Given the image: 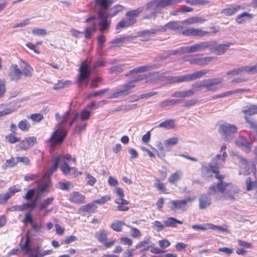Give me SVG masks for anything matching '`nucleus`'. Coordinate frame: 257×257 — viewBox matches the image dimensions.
<instances>
[{
    "label": "nucleus",
    "mask_w": 257,
    "mask_h": 257,
    "mask_svg": "<svg viewBox=\"0 0 257 257\" xmlns=\"http://www.w3.org/2000/svg\"><path fill=\"white\" fill-rule=\"evenodd\" d=\"M96 208L97 207L95 206V204L93 203L92 202L91 203H89L82 206L79 209V211H81L82 212L94 213L96 211Z\"/></svg>",
    "instance_id": "obj_36"
},
{
    "label": "nucleus",
    "mask_w": 257,
    "mask_h": 257,
    "mask_svg": "<svg viewBox=\"0 0 257 257\" xmlns=\"http://www.w3.org/2000/svg\"><path fill=\"white\" fill-rule=\"evenodd\" d=\"M70 201L75 203H83L85 202V196L78 192H75L71 196Z\"/></svg>",
    "instance_id": "obj_27"
},
{
    "label": "nucleus",
    "mask_w": 257,
    "mask_h": 257,
    "mask_svg": "<svg viewBox=\"0 0 257 257\" xmlns=\"http://www.w3.org/2000/svg\"><path fill=\"white\" fill-rule=\"evenodd\" d=\"M161 67L160 64H155L153 65H147L145 66H142L139 67L134 68V69L130 71V74L132 73H143L149 71H151L154 69H158Z\"/></svg>",
    "instance_id": "obj_17"
},
{
    "label": "nucleus",
    "mask_w": 257,
    "mask_h": 257,
    "mask_svg": "<svg viewBox=\"0 0 257 257\" xmlns=\"http://www.w3.org/2000/svg\"><path fill=\"white\" fill-rule=\"evenodd\" d=\"M60 169L65 175H71L73 177H77V169L75 167H70L68 163L64 162L63 164L60 166Z\"/></svg>",
    "instance_id": "obj_18"
},
{
    "label": "nucleus",
    "mask_w": 257,
    "mask_h": 257,
    "mask_svg": "<svg viewBox=\"0 0 257 257\" xmlns=\"http://www.w3.org/2000/svg\"><path fill=\"white\" fill-rule=\"evenodd\" d=\"M250 18V15L247 13H244L238 15L236 18V21L238 23H241L245 22Z\"/></svg>",
    "instance_id": "obj_46"
},
{
    "label": "nucleus",
    "mask_w": 257,
    "mask_h": 257,
    "mask_svg": "<svg viewBox=\"0 0 257 257\" xmlns=\"http://www.w3.org/2000/svg\"><path fill=\"white\" fill-rule=\"evenodd\" d=\"M35 190L34 189L29 190L25 195L23 196V199L28 201L33 200L32 199L34 198L35 194Z\"/></svg>",
    "instance_id": "obj_52"
},
{
    "label": "nucleus",
    "mask_w": 257,
    "mask_h": 257,
    "mask_svg": "<svg viewBox=\"0 0 257 257\" xmlns=\"http://www.w3.org/2000/svg\"><path fill=\"white\" fill-rule=\"evenodd\" d=\"M21 62L20 67L21 69L16 64L12 65L10 68L8 75L12 81H18L21 79L22 75L26 77L32 76L33 68L29 64L22 60Z\"/></svg>",
    "instance_id": "obj_4"
},
{
    "label": "nucleus",
    "mask_w": 257,
    "mask_h": 257,
    "mask_svg": "<svg viewBox=\"0 0 257 257\" xmlns=\"http://www.w3.org/2000/svg\"><path fill=\"white\" fill-rule=\"evenodd\" d=\"M242 112L249 115L256 114H257V105H250L244 107L242 109Z\"/></svg>",
    "instance_id": "obj_29"
},
{
    "label": "nucleus",
    "mask_w": 257,
    "mask_h": 257,
    "mask_svg": "<svg viewBox=\"0 0 257 257\" xmlns=\"http://www.w3.org/2000/svg\"><path fill=\"white\" fill-rule=\"evenodd\" d=\"M223 81V79L221 78L203 79L192 84L191 87L195 91H200L202 88H205L208 91H216L219 87L218 85L220 84Z\"/></svg>",
    "instance_id": "obj_5"
},
{
    "label": "nucleus",
    "mask_w": 257,
    "mask_h": 257,
    "mask_svg": "<svg viewBox=\"0 0 257 257\" xmlns=\"http://www.w3.org/2000/svg\"><path fill=\"white\" fill-rule=\"evenodd\" d=\"M240 7L238 5L231 6L228 8L223 9L221 13L224 14L225 16H230L235 14L236 12L240 10Z\"/></svg>",
    "instance_id": "obj_34"
},
{
    "label": "nucleus",
    "mask_w": 257,
    "mask_h": 257,
    "mask_svg": "<svg viewBox=\"0 0 257 257\" xmlns=\"http://www.w3.org/2000/svg\"><path fill=\"white\" fill-rule=\"evenodd\" d=\"M84 174L86 176V180L87 184L93 186L97 182L96 179L92 176L90 173L85 172Z\"/></svg>",
    "instance_id": "obj_45"
},
{
    "label": "nucleus",
    "mask_w": 257,
    "mask_h": 257,
    "mask_svg": "<svg viewBox=\"0 0 257 257\" xmlns=\"http://www.w3.org/2000/svg\"><path fill=\"white\" fill-rule=\"evenodd\" d=\"M135 87V85L133 84L130 81L126 83L123 84L121 86L122 88L112 93L109 98H114L122 95H127L132 92V89Z\"/></svg>",
    "instance_id": "obj_8"
},
{
    "label": "nucleus",
    "mask_w": 257,
    "mask_h": 257,
    "mask_svg": "<svg viewBox=\"0 0 257 257\" xmlns=\"http://www.w3.org/2000/svg\"><path fill=\"white\" fill-rule=\"evenodd\" d=\"M32 209L33 210L35 207L34 203L31 202L24 203L22 205H16L11 207L10 210L13 211H22L27 209Z\"/></svg>",
    "instance_id": "obj_20"
},
{
    "label": "nucleus",
    "mask_w": 257,
    "mask_h": 257,
    "mask_svg": "<svg viewBox=\"0 0 257 257\" xmlns=\"http://www.w3.org/2000/svg\"><path fill=\"white\" fill-rule=\"evenodd\" d=\"M70 114V111H66L62 116L61 121L55 125L54 132L49 138L50 151H54L55 148L61 145L66 138L67 131L65 129V126L69 117Z\"/></svg>",
    "instance_id": "obj_2"
},
{
    "label": "nucleus",
    "mask_w": 257,
    "mask_h": 257,
    "mask_svg": "<svg viewBox=\"0 0 257 257\" xmlns=\"http://www.w3.org/2000/svg\"><path fill=\"white\" fill-rule=\"evenodd\" d=\"M136 22V19L135 18L128 17L124 19L119 22L116 25V29L128 27L133 25Z\"/></svg>",
    "instance_id": "obj_21"
},
{
    "label": "nucleus",
    "mask_w": 257,
    "mask_h": 257,
    "mask_svg": "<svg viewBox=\"0 0 257 257\" xmlns=\"http://www.w3.org/2000/svg\"><path fill=\"white\" fill-rule=\"evenodd\" d=\"M156 0H152L147 3L145 6L146 10H154V11H158V8H157Z\"/></svg>",
    "instance_id": "obj_53"
},
{
    "label": "nucleus",
    "mask_w": 257,
    "mask_h": 257,
    "mask_svg": "<svg viewBox=\"0 0 257 257\" xmlns=\"http://www.w3.org/2000/svg\"><path fill=\"white\" fill-rule=\"evenodd\" d=\"M127 226L131 228L130 230V233L133 237L135 238H138L141 236V232L139 229L135 227L131 228L129 226Z\"/></svg>",
    "instance_id": "obj_62"
},
{
    "label": "nucleus",
    "mask_w": 257,
    "mask_h": 257,
    "mask_svg": "<svg viewBox=\"0 0 257 257\" xmlns=\"http://www.w3.org/2000/svg\"><path fill=\"white\" fill-rule=\"evenodd\" d=\"M110 199V196L109 195H105L102 196L99 199L95 200L93 201V203L95 204H99L100 205L104 204L107 201H109Z\"/></svg>",
    "instance_id": "obj_60"
},
{
    "label": "nucleus",
    "mask_w": 257,
    "mask_h": 257,
    "mask_svg": "<svg viewBox=\"0 0 257 257\" xmlns=\"http://www.w3.org/2000/svg\"><path fill=\"white\" fill-rule=\"evenodd\" d=\"M232 45L231 43L220 44L212 48V50L216 51L218 55L224 54L228 48Z\"/></svg>",
    "instance_id": "obj_28"
},
{
    "label": "nucleus",
    "mask_w": 257,
    "mask_h": 257,
    "mask_svg": "<svg viewBox=\"0 0 257 257\" xmlns=\"http://www.w3.org/2000/svg\"><path fill=\"white\" fill-rule=\"evenodd\" d=\"M179 142V139L177 137H173L169 139L165 140L164 142L165 147L166 148H169L173 146L177 145Z\"/></svg>",
    "instance_id": "obj_40"
},
{
    "label": "nucleus",
    "mask_w": 257,
    "mask_h": 257,
    "mask_svg": "<svg viewBox=\"0 0 257 257\" xmlns=\"http://www.w3.org/2000/svg\"><path fill=\"white\" fill-rule=\"evenodd\" d=\"M255 180L254 181L251 180L250 177H247L245 181L246 185V190L247 191H250L253 188H257V177L255 176L254 173Z\"/></svg>",
    "instance_id": "obj_33"
},
{
    "label": "nucleus",
    "mask_w": 257,
    "mask_h": 257,
    "mask_svg": "<svg viewBox=\"0 0 257 257\" xmlns=\"http://www.w3.org/2000/svg\"><path fill=\"white\" fill-rule=\"evenodd\" d=\"M195 28H186L184 29L183 27V30H182L181 34L185 36L190 37L194 36Z\"/></svg>",
    "instance_id": "obj_51"
},
{
    "label": "nucleus",
    "mask_w": 257,
    "mask_h": 257,
    "mask_svg": "<svg viewBox=\"0 0 257 257\" xmlns=\"http://www.w3.org/2000/svg\"><path fill=\"white\" fill-rule=\"evenodd\" d=\"M227 157V154L226 152H224L221 155L217 154L213 157L212 159L211 162L212 163H215L217 165H221L223 166Z\"/></svg>",
    "instance_id": "obj_24"
},
{
    "label": "nucleus",
    "mask_w": 257,
    "mask_h": 257,
    "mask_svg": "<svg viewBox=\"0 0 257 257\" xmlns=\"http://www.w3.org/2000/svg\"><path fill=\"white\" fill-rule=\"evenodd\" d=\"M167 30H171L181 33L183 26H181L178 21H171L166 24Z\"/></svg>",
    "instance_id": "obj_23"
},
{
    "label": "nucleus",
    "mask_w": 257,
    "mask_h": 257,
    "mask_svg": "<svg viewBox=\"0 0 257 257\" xmlns=\"http://www.w3.org/2000/svg\"><path fill=\"white\" fill-rule=\"evenodd\" d=\"M125 223L123 221H116L111 225V228L112 230L116 232H120L122 230V228Z\"/></svg>",
    "instance_id": "obj_39"
},
{
    "label": "nucleus",
    "mask_w": 257,
    "mask_h": 257,
    "mask_svg": "<svg viewBox=\"0 0 257 257\" xmlns=\"http://www.w3.org/2000/svg\"><path fill=\"white\" fill-rule=\"evenodd\" d=\"M123 65L114 66L110 68L109 71L111 73H120L123 71Z\"/></svg>",
    "instance_id": "obj_59"
},
{
    "label": "nucleus",
    "mask_w": 257,
    "mask_h": 257,
    "mask_svg": "<svg viewBox=\"0 0 257 257\" xmlns=\"http://www.w3.org/2000/svg\"><path fill=\"white\" fill-rule=\"evenodd\" d=\"M243 72H245L244 66L234 68L232 70L228 71L227 72L226 74L227 75H237Z\"/></svg>",
    "instance_id": "obj_48"
},
{
    "label": "nucleus",
    "mask_w": 257,
    "mask_h": 257,
    "mask_svg": "<svg viewBox=\"0 0 257 257\" xmlns=\"http://www.w3.org/2000/svg\"><path fill=\"white\" fill-rule=\"evenodd\" d=\"M217 190L222 194V197L224 199L230 201H234L235 195L239 192V189L237 186L230 183L221 182L216 185H211L208 188V194L215 195L217 193Z\"/></svg>",
    "instance_id": "obj_3"
},
{
    "label": "nucleus",
    "mask_w": 257,
    "mask_h": 257,
    "mask_svg": "<svg viewBox=\"0 0 257 257\" xmlns=\"http://www.w3.org/2000/svg\"><path fill=\"white\" fill-rule=\"evenodd\" d=\"M180 102V99H166L161 101L159 106L162 108H166L173 106Z\"/></svg>",
    "instance_id": "obj_25"
},
{
    "label": "nucleus",
    "mask_w": 257,
    "mask_h": 257,
    "mask_svg": "<svg viewBox=\"0 0 257 257\" xmlns=\"http://www.w3.org/2000/svg\"><path fill=\"white\" fill-rule=\"evenodd\" d=\"M159 127L164 128L166 130H170L175 127V121L173 119H167L164 122L160 123Z\"/></svg>",
    "instance_id": "obj_30"
},
{
    "label": "nucleus",
    "mask_w": 257,
    "mask_h": 257,
    "mask_svg": "<svg viewBox=\"0 0 257 257\" xmlns=\"http://www.w3.org/2000/svg\"><path fill=\"white\" fill-rule=\"evenodd\" d=\"M114 3V0H95V5L98 8L97 17L99 31L101 33L107 31L111 24V20L109 17H113L116 16L123 9V6L117 5L110 9L108 13L106 11Z\"/></svg>",
    "instance_id": "obj_1"
},
{
    "label": "nucleus",
    "mask_w": 257,
    "mask_h": 257,
    "mask_svg": "<svg viewBox=\"0 0 257 257\" xmlns=\"http://www.w3.org/2000/svg\"><path fill=\"white\" fill-rule=\"evenodd\" d=\"M107 102V101L105 100H101L98 102L97 103H96L95 102H93L88 106V107H89L91 109H97L102 106L103 105L105 104Z\"/></svg>",
    "instance_id": "obj_57"
},
{
    "label": "nucleus",
    "mask_w": 257,
    "mask_h": 257,
    "mask_svg": "<svg viewBox=\"0 0 257 257\" xmlns=\"http://www.w3.org/2000/svg\"><path fill=\"white\" fill-rule=\"evenodd\" d=\"M30 240L28 236L26 238L25 241L23 244L21 245V249L26 253L30 252L29 257H38L39 255V248L37 247L35 251L31 249L29 244Z\"/></svg>",
    "instance_id": "obj_14"
},
{
    "label": "nucleus",
    "mask_w": 257,
    "mask_h": 257,
    "mask_svg": "<svg viewBox=\"0 0 257 257\" xmlns=\"http://www.w3.org/2000/svg\"><path fill=\"white\" fill-rule=\"evenodd\" d=\"M109 90V88H105L104 89L100 90L98 91L95 92L93 93H90L87 96V99H90L92 97H96L99 95H102L105 93L107 92Z\"/></svg>",
    "instance_id": "obj_58"
},
{
    "label": "nucleus",
    "mask_w": 257,
    "mask_h": 257,
    "mask_svg": "<svg viewBox=\"0 0 257 257\" xmlns=\"http://www.w3.org/2000/svg\"><path fill=\"white\" fill-rule=\"evenodd\" d=\"M171 204L173 205L171 207L172 210L179 209L184 210V207L186 205V202L184 200H172Z\"/></svg>",
    "instance_id": "obj_31"
},
{
    "label": "nucleus",
    "mask_w": 257,
    "mask_h": 257,
    "mask_svg": "<svg viewBox=\"0 0 257 257\" xmlns=\"http://www.w3.org/2000/svg\"><path fill=\"white\" fill-rule=\"evenodd\" d=\"M164 223L167 227H176V223L182 224L183 222L173 217H169L164 221Z\"/></svg>",
    "instance_id": "obj_32"
},
{
    "label": "nucleus",
    "mask_w": 257,
    "mask_h": 257,
    "mask_svg": "<svg viewBox=\"0 0 257 257\" xmlns=\"http://www.w3.org/2000/svg\"><path fill=\"white\" fill-rule=\"evenodd\" d=\"M182 176V172L181 171H178L172 174L169 178V181L172 183L174 184L175 182L181 179Z\"/></svg>",
    "instance_id": "obj_38"
},
{
    "label": "nucleus",
    "mask_w": 257,
    "mask_h": 257,
    "mask_svg": "<svg viewBox=\"0 0 257 257\" xmlns=\"http://www.w3.org/2000/svg\"><path fill=\"white\" fill-rule=\"evenodd\" d=\"M214 59L213 57H206L199 58L198 65H205Z\"/></svg>",
    "instance_id": "obj_54"
},
{
    "label": "nucleus",
    "mask_w": 257,
    "mask_h": 257,
    "mask_svg": "<svg viewBox=\"0 0 257 257\" xmlns=\"http://www.w3.org/2000/svg\"><path fill=\"white\" fill-rule=\"evenodd\" d=\"M107 234L106 230L102 229L96 232L95 236L98 241L103 242L107 239Z\"/></svg>",
    "instance_id": "obj_37"
},
{
    "label": "nucleus",
    "mask_w": 257,
    "mask_h": 257,
    "mask_svg": "<svg viewBox=\"0 0 257 257\" xmlns=\"http://www.w3.org/2000/svg\"><path fill=\"white\" fill-rule=\"evenodd\" d=\"M28 118H31L34 121L39 122L43 118V116L41 113H34L29 116Z\"/></svg>",
    "instance_id": "obj_64"
},
{
    "label": "nucleus",
    "mask_w": 257,
    "mask_h": 257,
    "mask_svg": "<svg viewBox=\"0 0 257 257\" xmlns=\"http://www.w3.org/2000/svg\"><path fill=\"white\" fill-rule=\"evenodd\" d=\"M18 164L16 158H12L10 159L7 160L5 164L3 166L4 169L7 168L13 167Z\"/></svg>",
    "instance_id": "obj_47"
},
{
    "label": "nucleus",
    "mask_w": 257,
    "mask_h": 257,
    "mask_svg": "<svg viewBox=\"0 0 257 257\" xmlns=\"http://www.w3.org/2000/svg\"><path fill=\"white\" fill-rule=\"evenodd\" d=\"M222 167L221 165H217L216 164L212 163V162L209 165L211 171L216 174L219 173L218 169Z\"/></svg>",
    "instance_id": "obj_61"
},
{
    "label": "nucleus",
    "mask_w": 257,
    "mask_h": 257,
    "mask_svg": "<svg viewBox=\"0 0 257 257\" xmlns=\"http://www.w3.org/2000/svg\"><path fill=\"white\" fill-rule=\"evenodd\" d=\"M205 19L199 17H191L182 22V24L192 25L196 23H203Z\"/></svg>",
    "instance_id": "obj_26"
},
{
    "label": "nucleus",
    "mask_w": 257,
    "mask_h": 257,
    "mask_svg": "<svg viewBox=\"0 0 257 257\" xmlns=\"http://www.w3.org/2000/svg\"><path fill=\"white\" fill-rule=\"evenodd\" d=\"M37 139L35 137H28L19 144L20 150H27L32 148L37 143Z\"/></svg>",
    "instance_id": "obj_13"
},
{
    "label": "nucleus",
    "mask_w": 257,
    "mask_h": 257,
    "mask_svg": "<svg viewBox=\"0 0 257 257\" xmlns=\"http://www.w3.org/2000/svg\"><path fill=\"white\" fill-rule=\"evenodd\" d=\"M216 44L213 41H204L196 43L191 46H187L188 53L204 51Z\"/></svg>",
    "instance_id": "obj_6"
},
{
    "label": "nucleus",
    "mask_w": 257,
    "mask_h": 257,
    "mask_svg": "<svg viewBox=\"0 0 257 257\" xmlns=\"http://www.w3.org/2000/svg\"><path fill=\"white\" fill-rule=\"evenodd\" d=\"M90 75V71L88 69L87 64L85 62H83L79 69V78L77 80L80 86L82 85L84 80L89 78Z\"/></svg>",
    "instance_id": "obj_11"
},
{
    "label": "nucleus",
    "mask_w": 257,
    "mask_h": 257,
    "mask_svg": "<svg viewBox=\"0 0 257 257\" xmlns=\"http://www.w3.org/2000/svg\"><path fill=\"white\" fill-rule=\"evenodd\" d=\"M244 71L248 74H253L257 73V63L253 66H245Z\"/></svg>",
    "instance_id": "obj_55"
},
{
    "label": "nucleus",
    "mask_w": 257,
    "mask_h": 257,
    "mask_svg": "<svg viewBox=\"0 0 257 257\" xmlns=\"http://www.w3.org/2000/svg\"><path fill=\"white\" fill-rule=\"evenodd\" d=\"M134 37L133 36H126V37H121L118 38H116L112 40L110 42V44H115L114 47H117V44L124 43L126 41H130L134 39Z\"/></svg>",
    "instance_id": "obj_35"
},
{
    "label": "nucleus",
    "mask_w": 257,
    "mask_h": 257,
    "mask_svg": "<svg viewBox=\"0 0 257 257\" xmlns=\"http://www.w3.org/2000/svg\"><path fill=\"white\" fill-rule=\"evenodd\" d=\"M210 32L203 30L201 28H196L194 29L193 37H203L210 34Z\"/></svg>",
    "instance_id": "obj_44"
},
{
    "label": "nucleus",
    "mask_w": 257,
    "mask_h": 257,
    "mask_svg": "<svg viewBox=\"0 0 257 257\" xmlns=\"http://www.w3.org/2000/svg\"><path fill=\"white\" fill-rule=\"evenodd\" d=\"M86 23L91 22L90 27H87L85 30V37L86 39H89L93 32H94L97 30V26L98 25V17H91L88 18L85 20Z\"/></svg>",
    "instance_id": "obj_9"
},
{
    "label": "nucleus",
    "mask_w": 257,
    "mask_h": 257,
    "mask_svg": "<svg viewBox=\"0 0 257 257\" xmlns=\"http://www.w3.org/2000/svg\"><path fill=\"white\" fill-rule=\"evenodd\" d=\"M115 192L117 194V195L119 197V198L115 200V203L118 204H124L127 205L128 204V202L123 199L124 196L123 191L122 188L117 187L115 189Z\"/></svg>",
    "instance_id": "obj_22"
},
{
    "label": "nucleus",
    "mask_w": 257,
    "mask_h": 257,
    "mask_svg": "<svg viewBox=\"0 0 257 257\" xmlns=\"http://www.w3.org/2000/svg\"><path fill=\"white\" fill-rule=\"evenodd\" d=\"M170 51L171 55H181L185 53H188L187 46L182 47L178 50H170Z\"/></svg>",
    "instance_id": "obj_50"
},
{
    "label": "nucleus",
    "mask_w": 257,
    "mask_h": 257,
    "mask_svg": "<svg viewBox=\"0 0 257 257\" xmlns=\"http://www.w3.org/2000/svg\"><path fill=\"white\" fill-rule=\"evenodd\" d=\"M32 33L35 36H44L47 35V31L44 29L35 28L32 30Z\"/></svg>",
    "instance_id": "obj_49"
},
{
    "label": "nucleus",
    "mask_w": 257,
    "mask_h": 257,
    "mask_svg": "<svg viewBox=\"0 0 257 257\" xmlns=\"http://www.w3.org/2000/svg\"><path fill=\"white\" fill-rule=\"evenodd\" d=\"M145 8L143 7H139L137 9L128 12L126 14V16L130 18H134L139 16L140 14L142 13Z\"/></svg>",
    "instance_id": "obj_42"
},
{
    "label": "nucleus",
    "mask_w": 257,
    "mask_h": 257,
    "mask_svg": "<svg viewBox=\"0 0 257 257\" xmlns=\"http://www.w3.org/2000/svg\"><path fill=\"white\" fill-rule=\"evenodd\" d=\"M157 8L158 10L159 8H164L167 6H170L169 0H156Z\"/></svg>",
    "instance_id": "obj_56"
},
{
    "label": "nucleus",
    "mask_w": 257,
    "mask_h": 257,
    "mask_svg": "<svg viewBox=\"0 0 257 257\" xmlns=\"http://www.w3.org/2000/svg\"><path fill=\"white\" fill-rule=\"evenodd\" d=\"M18 126L22 131L27 132L30 128L31 125L26 119H24L18 123Z\"/></svg>",
    "instance_id": "obj_43"
},
{
    "label": "nucleus",
    "mask_w": 257,
    "mask_h": 257,
    "mask_svg": "<svg viewBox=\"0 0 257 257\" xmlns=\"http://www.w3.org/2000/svg\"><path fill=\"white\" fill-rule=\"evenodd\" d=\"M19 191H20V189L17 188L15 186H14L10 187L6 193L0 194V204L6 203L16 193Z\"/></svg>",
    "instance_id": "obj_15"
},
{
    "label": "nucleus",
    "mask_w": 257,
    "mask_h": 257,
    "mask_svg": "<svg viewBox=\"0 0 257 257\" xmlns=\"http://www.w3.org/2000/svg\"><path fill=\"white\" fill-rule=\"evenodd\" d=\"M63 159H65L68 161L71 160L74 163L76 162V158H72L71 155L69 154H67L63 156H58L54 157L52 160V165L51 167L49 168V176L51 173H52L53 172L57 170L60 162L62 161Z\"/></svg>",
    "instance_id": "obj_10"
},
{
    "label": "nucleus",
    "mask_w": 257,
    "mask_h": 257,
    "mask_svg": "<svg viewBox=\"0 0 257 257\" xmlns=\"http://www.w3.org/2000/svg\"><path fill=\"white\" fill-rule=\"evenodd\" d=\"M218 131L227 140L230 137L237 133V127L235 125L225 122L219 125Z\"/></svg>",
    "instance_id": "obj_7"
},
{
    "label": "nucleus",
    "mask_w": 257,
    "mask_h": 257,
    "mask_svg": "<svg viewBox=\"0 0 257 257\" xmlns=\"http://www.w3.org/2000/svg\"><path fill=\"white\" fill-rule=\"evenodd\" d=\"M199 206L201 209H203L208 207L211 204V198L206 194H201L199 198Z\"/></svg>",
    "instance_id": "obj_19"
},
{
    "label": "nucleus",
    "mask_w": 257,
    "mask_h": 257,
    "mask_svg": "<svg viewBox=\"0 0 257 257\" xmlns=\"http://www.w3.org/2000/svg\"><path fill=\"white\" fill-rule=\"evenodd\" d=\"M235 145L242 149L246 153H249L251 151L250 143L244 137L240 136L237 138L235 141Z\"/></svg>",
    "instance_id": "obj_12"
},
{
    "label": "nucleus",
    "mask_w": 257,
    "mask_h": 257,
    "mask_svg": "<svg viewBox=\"0 0 257 257\" xmlns=\"http://www.w3.org/2000/svg\"><path fill=\"white\" fill-rule=\"evenodd\" d=\"M208 69H205L192 73L191 76L192 80H194L202 78V77L205 76L207 73H208Z\"/></svg>",
    "instance_id": "obj_41"
},
{
    "label": "nucleus",
    "mask_w": 257,
    "mask_h": 257,
    "mask_svg": "<svg viewBox=\"0 0 257 257\" xmlns=\"http://www.w3.org/2000/svg\"><path fill=\"white\" fill-rule=\"evenodd\" d=\"M48 188V183L47 182H46L43 185H40L38 187L35 198L31 201L32 203H34L35 207H36L37 202L44 195V194L47 191Z\"/></svg>",
    "instance_id": "obj_16"
},
{
    "label": "nucleus",
    "mask_w": 257,
    "mask_h": 257,
    "mask_svg": "<svg viewBox=\"0 0 257 257\" xmlns=\"http://www.w3.org/2000/svg\"><path fill=\"white\" fill-rule=\"evenodd\" d=\"M6 139L8 142L11 144H14L20 141V138L15 137L13 134H9V135L6 136Z\"/></svg>",
    "instance_id": "obj_63"
}]
</instances>
